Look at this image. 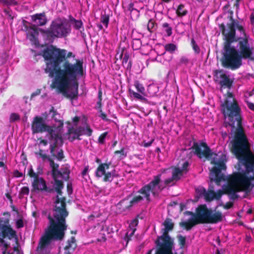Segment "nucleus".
Instances as JSON below:
<instances>
[{
    "mask_svg": "<svg viewBox=\"0 0 254 254\" xmlns=\"http://www.w3.org/2000/svg\"><path fill=\"white\" fill-rule=\"evenodd\" d=\"M221 110L230 124L237 122L238 127L230 144L232 152L238 160L239 172L229 178L228 185H223V191H206L202 187L196 188V196L197 198L203 197L206 201L218 200L224 192L233 194L241 190H249L254 187V154L251 150L250 143L242 127L241 109L237 100L230 95L222 104Z\"/></svg>",
    "mask_w": 254,
    "mask_h": 254,
    "instance_id": "f257e3e1",
    "label": "nucleus"
},
{
    "mask_svg": "<svg viewBox=\"0 0 254 254\" xmlns=\"http://www.w3.org/2000/svg\"><path fill=\"white\" fill-rule=\"evenodd\" d=\"M43 57L46 61L45 72L49 76L54 78L51 86L64 96L73 97L75 93L70 92L72 88H78V80L85 74L83 63L76 60L74 64L66 61L62 65L60 64L65 58L74 57L71 52L53 46L47 48L43 51Z\"/></svg>",
    "mask_w": 254,
    "mask_h": 254,
    "instance_id": "f03ea898",
    "label": "nucleus"
},
{
    "mask_svg": "<svg viewBox=\"0 0 254 254\" xmlns=\"http://www.w3.org/2000/svg\"><path fill=\"white\" fill-rule=\"evenodd\" d=\"M220 27L225 40L222 60L224 67L235 70L242 65L243 59L254 58V48L242 25L231 18L226 26L221 24Z\"/></svg>",
    "mask_w": 254,
    "mask_h": 254,
    "instance_id": "7ed1b4c3",
    "label": "nucleus"
},
{
    "mask_svg": "<svg viewBox=\"0 0 254 254\" xmlns=\"http://www.w3.org/2000/svg\"><path fill=\"white\" fill-rule=\"evenodd\" d=\"M65 199L59 195L55 199L54 219L50 217V225L41 237L37 248L40 254H48L54 246L55 240H62L66 229L65 219L68 215L65 209Z\"/></svg>",
    "mask_w": 254,
    "mask_h": 254,
    "instance_id": "20e7f679",
    "label": "nucleus"
},
{
    "mask_svg": "<svg viewBox=\"0 0 254 254\" xmlns=\"http://www.w3.org/2000/svg\"><path fill=\"white\" fill-rule=\"evenodd\" d=\"M189 163L186 161L180 162L177 167L174 168L172 172V177L166 179L164 181L161 180V174L155 176L153 180L147 185L142 188L133 199L129 201L123 200L121 205L128 209L131 206L141 203L143 201L148 202L150 200V193L154 196L157 195L163 189L167 186H172L174 181L180 180L188 171Z\"/></svg>",
    "mask_w": 254,
    "mask_h": 254,
    "instance_id": "39448f33",
    "label": "nucleus"
},
{
    "mask_svg": "<svg viewBox=\"0 0 254 254\" xmlns=\"http://www.w3.org/2000/svg\"><path fill=\"white\" fill-rule=\"evenodd\" d=\"M192 152L199 158H205L211 160V163L215 166L210 170V179L211 182H214L218 186L220 182L225 180V176L221 173V171L226 169V156L222 153L216 154L211 152L206 143L195 142L192 147Z\"/></svg>",
    "mask_w": 254,
    "mask_h": 254,
    "instance_id": "423d86ee",
    "label": "nucleus"
},
{
    "mask_svg": "<svg viewBox=\"0 0 254 254\" xmlns=\"http://www.w3.org/2000/svg\"><path fill=\"white\" fill-rule=\"evenodd\" d=\"M63 124L59 123L56 126H48L45 124L43 118L36 117L33 121L32 129L34 133L47 132V137L51 142V152H53L54 144L61 142V134L63 133Z\"/></svg>",
    "mask_w": 254,
    "mask_h": 254,
    "instance_id": "0eeeda50",
    "label": "nucleus"
},
{
    "mask_svg": "<svg viewBox=\"0 0 254 254\" xmlns=\"http://www.w3.org/2000/svg\"><path fill=\"white\" fill-rule=\"evenodd\" d=\"M92 132V130L88 125L84 117L76 116L72 119V124L68 123V139L71 141L80 139L79 136L82 135L91 136Z\"/></svg>",
    "mask_w": 254,
    "mask_h": 254,
    "instance_id": "6e6552de",
    "label": "nucleus"
},
{
    "mask_svg": "<svg viewBox=\"0 0 254 254\" xmlns=\"http://www.w3.org/2000/svg\"><path fill=\"white\" fill-rule=\"evenodd\" d=\"M209 210L206 205L198 206L195 213H191L192 216L187 221L180 223V226L184 227L186 230H189L194 225L199 223H207Z\"/></svg>",
    "mask_w": 254,
    "mask_h": 254,
    "instance_id": "1a4fd4ad",
    "label": "nucleus"
},
{
    "mask_svg": "<svg viewBox=\"0 0 254 254\" xmlns=\"http://www.w3.org/2000/svg\"><path fill=\"white\" fill-rule=\"evenodd\" d=\"M7 237L9 240L16 239V232L9 225V220L7 219L0 218V243L3 244V252L2 254H10L6 252L8 245L4 242L3 239ZM13 254H23L19 250L14 249Z\"/></svg>",
    "mask_w": 254,
    "mask_h": 254,
    "instance_id": "9d476101",
    "label": "nucleus"
},
{
    "mask_svg": "<svg viewBox=\"0 0 254 254\" xmlns=\"http://www.w3.org/2000/svg\"><path fill=\"white\" fill-rule=\"evenodd\" d=\"M50 31L55 37H65L71 32L70 25L65 18H58L52 21Z\"/></svg>",
    "mask_w": 254,
    "mask_h": 254,
    "instance_id": "9b49d317",
    "label": "nucleus"
},
{
    "mask_svg": "<svg viewBox=\"0 0 254 254\" xmlns=\"http://www.w3.org/2000/svg\"><path fill=\"white\" fill-rule=\"evenodd\" d=\"M164 226L163 235L159 238L157 246L158 248L157 250H159L162 248H166L170 244L171 246V251L173 253V244L170 237L168 235L169 231L173 229L174 224L171 219L167 218L163 223Z\"/></svg>",
    "mask_w": 254,
    "mask_h": 254,
    "instance_id": "f8f14e48",
    "label": "nucleus"
},
{
    "mask_svg": "<svg viewBox=\"0 0 254 254\" xmlns=\"http://www.w3.org/2000/svg\"><path fill=\"white\" fill-rule=\"evenodd\" d=\"M111 164V162L100 164L96 171V177L98 178L103 177V180L105 182H111L114 178L118 177L119 175L115 169L106 172Z\"/></svg>",
    "mask_w": 254,
    "mask_h": 254,
    "instance_id": "ddd939ff",
    "label": "nucleus"
},
{
    "mask_svg": "<svg viewBox=\"0 0 254 254\" xmlns=\"http://www.w3.org/2000/svg\"><path fill=\"white\" fill-rule=\"evenodd\" d=\"M134 86L135 87L137 92L129 88L128 92L130 96L135 99L139 100L141 101H146L147 100L145 98L147 96L145 89L143 85L138 81L136 80L134 82Z\"/></svg>",
    "mask_w": 254,
    "mask_h": 254,
    "instance_id": "4468645a",
    "label": "nucleus"
},
{
    "mask_svg": "<svg viewBox=\"0 0 254 254\" xmlns=\"http://www.w3.org/2000/svg\"><path fill=\"white\" fill-rule=\"evenodd\" d=\"M32 187L34 190H44L46 192H50L52 190L47 187L45 180L39 177H35L34 179L32 182Z\"/></svg>",
    "mask_w": 254,
    "mask_h": 254,
    "instance_id": "2eb2a0df",
    "label": "nucleus"
},
{
    "mask_svg": "<svg viewBox=\"0 0 254 254\" xmlns=\"http://www.w3.org/2000/svg\"><path fill=\"white\" fill-rule=\"evenodd\" d=\"M217 76L220 79V83L222 87L230 88L232 81L225 72L220 71L217 73Z\"/></svg>",
    "mask_w": 254,
    "mask_h": 254,
    "instance_id": "dca6fc26",
    "label": "nucleus"
},
{
    "mask_svg": "<svg viewBox=\"0 0 254 254\" xmlns=\"http://www.w3.org/2000/svg\"><path fill=\"white\" fill-rule=\"evenodd\" d=\"M209 213L207 223H216L222 221L223 215L221 212L210 210Z\"/></svg>",
    "mask_w": 254,
    "mask_h": 254,
    "instance_id": "f3484780",
    "label": "nucleus"
},
{
    "mask_svg": "<svg viewBox=\"0 0 254 254\" xmlns=\"http://www.w3.org/2000/svg\"><path fill=\"white\" fill-rule=\"evenodd\" d=\"M31 19L37 26H43L47 22V19L45 13L33 15L31 16Z\"/></svg>",
    "mask_w": 254,
    "mask_h": 254,
    "instance_id": "a211bd4d",
    "label": "nucleus"
},
{
    "mask_svg": "<svg viewBox=\"0 0 254 254\" xmlns=\"http://www.w3.org/2000/svg\"><path fill=\"white\" fill-rule=\"evenodd\" d=\"M76 247L75 240L74 237H71L67 242V244L64 247V254H71Z\"/></svg>",
    "mask_w": 254,
    "mask_h": 254,
    "instance_id": "6ab92c4d",
    "label": "nucleus"
},
{
    "mask_svg": "<svg viewBox=\"0 0 254 254\" xmlns=\"http://www.w3.org/2000/svg\"><path fill=\"white\" fill-rule=\"evenodd\" d=\"M127 156V153L126 151L125 148H122L121 150L115 151L112 159L116 160L117 161H120L121 160L125 159Z\"/></svg>",
    "mask_w": 254,
    "mask_h": 254,
    "instance_id": "aec40b11",
    "label": "nucleus"
},
{
    "mask_svg": "<svg viewBox=\"0 0 254 254\" xmlns=\"http://www.w3.org/2000/svg\"><path fill=\"white\" fill-rule=\"evenodd\" d=\"M69 23L76 30L83 29V23L80 20H77L71 16L69 17Z\"/></svg>",
    "mask_w": 254,
    "mask_h": 254,
    "instance_id": "412c9836",
    "label": "nucleus"
},
{
    "mask_svg": "<svg viewBox=\"0 0 254 254\" xmlns=\"http://www.w3.org/2000/svg\"><path fill=\"white\" fill-rule=\"evenodd\" d=\"M62 142H63V139H62V136L61 135V142H58L54 145V146H53V149H54L53 150L54 151L53 152H51V144H50V152H51V153L54 156H56L59 160H61L64 158V156L63 152L62 150H60L58 151L57 154H56L55 153V149H56L57 146L62 144ZM50 144H51V141H50Z\"/></svg>",
    "mask_w": 254,
    "mask_h": 254,
    "instance_id": "4be33fe9",
    "label": "nucleus"
},
{
    "mask_svg": "<svg viewBox=\"0 0 254 254\" xmlns=\"http://www.w3.org/2000/svg\"><path fill=\"white\" fill-rule=\"evenodd\" d=\"M138 224V221L136 219L133 220L131 223L129 224V228L128 231L127 233V235H129V236H131L134 234V232L136 230L135 226Z\"/></svg>",
    "mask_w": 254,
    "mask_h": 254,
    "instance_id": "5701e85b",
    "label": "nucleus"
},
{
    "mask_svg": "<svg viewBox=\"0 0 254 254\" xmlns=\"http://www.w3.org/2000/svg\"><path fill=\"white\" fill-rule=\"evenodd\" d=\"M176 13L179 17L184 16L187 14L188 10L184 4H181L178 6L176 10Z\"/></svg>",
    "mask_w": 254,
    "mask_h": 254,
    "instance_id": "b1692460",
    "label": "nucleus"
},
{
    "mask_svg": "<svg viewBox=\"0 0 254 254\" xmlns=\"http://www.w3.org/2000/svg\"><path fill=\"white\" fill-rule=\"evenodd\" d=\"M54 187L56 190L58 194L60 195L61 192V190L63 187L62 181L57 179H54Z\"/></svg>",
    "mask_w": 254,
    "mask_h": 254,
    "instance_id": "393cba45",
    "label": "nucleus"
},
{
    "mask_svg": "<svg viewBox=\"0 0 254 254\" xmlns=\"http://www.w3.org/2000/svg\"><path fill=\"white\" fill-rule=\"evenodd\" d=\"M101 22L107 28L109 22V16L106 14H102L100 18Z\"/></svg>",
    "mask_w": 254,
    "mask_h": 254,
    "instance_id": "a878e982",
    "label": "nucleus"
},
{
    "mask_svg": "<svg viewBox=\"0 0 254 254\" xmlns=\"http://www.w3.org/2000/svg\"><path fill=\"white\" fill-rule=\"evenodd\" d=\"M38 34V32L35 30H33L31 34L28 33L27 35V38L32 42H34L35 44L37 42V38L36 36Z\"/></svg>",
    "mask_w": 254,
    "mask_h": 254,
    "instance_id": "bb28decb",
    "label": "nucleus"
},
{
    "mask_svg": "<svg viewBox=\"0 0 254 254\" xmlns=\"http://www.w3.org/2000/svg\"><path fill=\"white\" fill-rule=\"evenodd\" d=\"M177 46L175 44L172 43L166 44L165 46L166 51L171 53L175 52L177 50Z\"/></svg>",
    "mask_w": 254,
    "mask_h": 254,
    "instance_id": "cd10ccee",
    "label": "nucleus"
},
{
    "mask_svg": "<svg viewBox=\"0 0 254 254\" xmlns=\"http://www.w3.org/2000/svg\"><path fill=\"white\" fill-rule=\"evenodd\" d=\"M128 9L130 12V14H135L136 17H138L139 15V11L133 7V4L129 5Z\"/></svg>",
    "mask_w": 254,
    "mask_h": 254,
    "instance_id": "c85d7f7f",
    "label": "nucleus"
},
{
    "mask_svg": "<svg viewBox=\"0 0 254 254\" xmlns=\"http://www.w3.org/2000/svg\"><path fill=\"white\" fill-rule=\"evenodd\" d=\"M191 44L192 47L193 51L196 54H198L200 53V48L197 45L196 42H195L193 39H192L191 40Z\"/></svg>",
    "mask_w": 254,
    "mask_h": 254,
    "instance_id": "c756f323",
    "label": "nucleus"
},
{
    "mask_svg": "<svg viewBox=\"0 0 254 254\" xmlns=\"http://www.w3.org/2000/svg\"><path fill=\"white\" fill-rule=\"evenodd\" d=\"M163 27L165 29V31L166 32L168 36H171L172 32V29L169 26V24L167 23H164L162 25Z\"/></svg>",
    "mask_w": 254,
    "mask_h": 254,
    "instance_id": "7c9ffc66",
    "label": "nucleus"
},
{
    "mask_svg": "<svg viewBox=\"0 0 254 254\" xmlns=\"http://www.w3.org/2000/svg\"><path fill=\"white\" fill-rule=\"evenodd\" d=\"M0 1L5 5H15L17 4L15 0H0Z\"/></svg>",
    "mask_w": 254,
    "mask_h": 254,
    "instance_id": "2f4dec72",
    "label": "nucleus"
},
{
    "mask_svg": "<svg viewBox=\"0 0 254 254\" xmlns=\"http://www.w3.org/2000/svg\"><path fill=\"white\" fill-rule=\"evenodd\" d=\"M52 175L54 179H58V178L63 177L62 172L61 171H58V169L53 170L52 171Z\"/></svg>",
    "mask_w": 254,
    "mask_h": 254,
    "instance_id": "473e14b6",
    "label": "nucleus"
},
{
    "mask_svg": "<svg viewBox=\"0 0 254 254\" xmlns=\"http://www.w3.org/2000/svg\"><path fill=\"white\" fill-rule=\"evenodd\" d=\"M155 25V23L154 20L152 19L149 20L147 24V29L148 31L151 32L152 30L154 29Z\"/></svg>",
    "mask_w": 254,
    "mask_h": 254,
    "instance_id": "72a5a7b5",
    "label": "nucleus"
},
{
    "mask_svg": "<svg viewBox=\"0 0 254 254\" xmlns=\"http://www.w3.org/2000/svg\"><path fill=\"white\" fill-rule=\"evenodd\" d=\"M20 119L19 116L16 113H12L10 116V122H13Z\"/></svg>",
    "mask_w": 254,
    "mask_h": 254,
    "instance_id": "f704fd0d",
    "label": "nucleus"
},
{
    "mask_svg": "<svg viewBox=\"0 0 254 254\" xmlns=\"http://www.w3.org/2000/svg\"><path fill=\"white\" fill-rule=\"evenodd\" d=\"M107 134V132H105L99 137L98 141L100 144H103L105 142Z\"/></svg>",
    "mask_w": 254,
    "mask_h": 254,
    "instance_id": "c9c22d12",
    "label": "nucleus"
},
{
    "mask_svg": "<svg viewBox=\"0 0 254 254\" xmlns=\"http://www.w3.org/2000/svg\"><path fill=\"white\" fill-rule=\"evenodd\" d=\"M36 154L38 156L41 157L43 160H45L47 159H49L47 155L46 154L43 153V151L42 150H40L39 152L36 153Z\"/></svg>",
    "mask_w": 254,
    "mask_h": 254,
    "instance_id": "e433bc0d",
    "label": "nucleus"
},
{
    "mask_svg": "<svg viewBox=\"0 0 254 254\" xmlns=\"http://www.w3.org/2000/svg\"><path fill=\"white\" fill-rule=\"evenodd\" d=\"M178 238L179 243L180 244V245L181 246V247H184L185 246V243H186L185 237L180 235L178 237Z\"/></svg>",
    "mask_w": 254,
    "mask_h": 254,
    "instance_id": "4c0bfd02",
    "label": "nucleus"
},
{
    "mask_svg": "<svg viewBox=\"0 0 254 254\" xmlns=\"http://www.w3.org/2000/svg\"><path fill=\"white\" fill-rule=\"evenodd\" d=\"M245 102L247 104V105L249 109L254 112V104L250 102L247 99L245 100Z\"/></svg>",
    "mask_w": 254,
    "mask_h": 254,
    "instance_id": "58836bf2",
    "label": "nucleus"
},
{
    "mask_svg": "<svg viewBox=\"0 0 254 254\" xmlns=\"http://www.w3.org/2000/svg\"><path fill=\"white\" fill-rule=\"evenodd\" d=\"M189 63V60L186 57H182L180 59V64L187 65Z\"/></svg>",
    "mask_w": 254,
    "mask_h": 254,
    "instance_id": "ea45409f",
    "label": "nucleus"
},
{
    "mask_svg": "<svg viewBox=\"0 0 254 254\" xmlns=\"http://www.w3.org/2000/svg\"><path fill=\"white\" fill-rule=\"evenodd\" d=\"M16 227L17 228H20L24 226L23 221L22 219H18L16 222Z\"/></svg>",
    "mask_w": 254,
    "mask_h": 254,
    "instance_id": "a19ab883",
    "label": "nucleus"
},
{
    "mask_svg": "<svg viewBox=\"0 0 254 254\" xmlns=\"http://www.w3.org/2000/svg\"><path fill=\"white\" fill-rule=\"evenodd\" d=\"M49 160H50V166L52 168V171L53 170L58 169V168L59 167V165L57 164H55L53 161L51 160L50 159H49Z\"/></svg>",
    "mask_w": 254,
    "mask_h": 254,
    "instance_id": "79ce46f5",
    "label": "nucleus"
},
{
    "mask_svg": "<svg viewBox=\"0 0 254 254\" xmlns=\"http://www.w3.org/2000/svg\"><path fill=\"white\" fill-rule=\"evenodd\" d=\"M29 192V190L28 187H23L21 190V193L23 195H27Z\"/></svg>",
    "mask_w": 254,
    "mask_h": 254,
    "instance_id": "37998d69",
    "label": "nucleus"
},
{
    "mask_svg": "<svg viewBox=\"0 0 254 254\" xmlns=\"http://www.w3.org/2000/svg\"><path fill=\"white\" fill-rule=\"evenodd\" d=\"M13 176L17 178L21 177L22 176V174L19 172L18 170H15L13 172Z\"/></svg>",
    "mask_w": 254,
    "mask_h": 254,
    "instance_id": "c03bdc74",
    "label": "nucleus"
},
{
    "mask_svg": "<svg viewBox=\"0 0 254 254\" xmlns=\"http://www.w3.org/2000/svg\"><path fill=\"white\" fill-rule=\"evenodd\" d=\"M28 174L30 176V177L34 178V179L35 178V177H38L36 176L35 173L33 171V170L32 169L29 171Z\"/></svg>",
    "mask_w": 254,
    "mask_h": 254,
    "instance_id": "a18cd8bd",
    "label": "nucleus"
},
{
    "mask_svg": "<svg viewBox=\"0 0 254 254\" xmlns=\"http://www.w3.org/2000/svg\"><path fill=\"white\" fill-rule=\"evenodd\" d=\"M88 170H89V167H88V166H87L84 168V170H83V171L82 172V175L83 177L87 175V174L88 172Z\"/></svg>",
    "mask_w": 254,
    "mask_h": 254,
    "instance_id": "49530a36",
    "label": "nucleus"
},
{
    "mask_svg": "<svg viewBox=\"0 0 254 254\" xmlns=\"http://www.w3.org/2000/svg\"><path fill=\"white\" fill-rule=\"evenodd\" d=\"M250 18L251 24L254 25V12L251 13Z\"/></svg>",
    "mask_w": 254,
    "mask_h": 254,
    "instance_id": "de8ad7c7",
    "label": "nucleus"
},
{
    "mask_svg": "<svg viewBox=\"0 0 254 254\" xmlns=\"http://www.w3.org/2000/svg\"><path fill=\"white\" fill-rule=\"evenodd\" d=\"M40 144L46 146L48 144V141L46 140L42 139L40 141Z\"/></svg>",
    "mask_w": 254,
    "mask_h": 254,
    "instance_id": "09e8293b",
    "label": "nucleus"
},
{
    "mask_svg": "<svg viewBox=\"0 0 254 254\" xmlns=\"http://www.w3.org/2000/svg\"><path fill=\"white\" fill-rule=\"evenodd\" d=\"M100 117L103 120H106V115L104 113H101Z\"/></svg>",
    "mask_w": 254,
    "mask_h": 254,
    "instance_id": "8fccbe9b",
    "label": "nucleus"
},
{
    "mask_svg": "<svg viewBox=\"0 0 254 254\" xmlns=\"http://www.w3.org/2000/svg\"><path fill=\"white\" fill-rule=\"evenodd\" d=\"M152 141H153V140H152V141H151V142H150L145 143H144V147H148V146H150L151 145V144H152Z\"/></svg>",
    "mask_w": 254,
    "mask_h": 254,
    "instance_id": "3c124183",
    "label": "nucleus"
},
{
    "mask_svg": "<svg viewBox=\"0 0 254 254\" xmlns=\"http://www.w3.org/2000/svg\"><path fill=\"white\" fill-rule=\"evenodd\" d=\"M0 167H3V168L5 167V165L4 163L2 161H0Z\"/></svg>",
    "mask_w": 254,
    "mask_h": 254,
    "instance_id": "603ef678",
    "label": "nucleus"
},
{
    "mask_svg": "<svg viewBox=\"0 0 254 254\" xmlns=\"http://www.w3.org/2000/svg\"><path fill=\"white\" fill-rule=\"evenodd\" d=\"M97 27H98L99 30H102L103 29V26L101 24H98Z\"/></svg>",
    "mask_w": 254,
    "mask_h": 254,
    "instance_id": "864d4df0",
    "label": "nucleus"
},
{
    "mask_svg": "<svg viewBox=\"0 0 254 254\" xmlns=\"http://www.w3.org/2000/svg\"><path fill=\"white\" fill-rule=\"evenodd\" d=\"M161 55L159 56H157V57H156V60L157 61H160V59L161 58Z\"/></svg>",
    "mask_w": 254,
    "mask_h": 254,
    "instance_id": "5fc2aeb1",
    "label": "nucleus"
},
{
    "mask_svg": "<svg viewBox=\"0 0 254 254\" xmlns=\"http://www.w3.org/2000/svg\"><path fill=\"white\" fill-rule=\"evenodd\" d=\"M153 87H155V86H154V85H149V86H148V89H150V88H153Z\"/></svg>",
    "mask_w": 254,
    "mask_h": 254,
    "instance_id": "6e6d98bb",
    "label": "nucleus"
},
{
    "mask_svg": "<svg viewBox=\"0 0 254 254\" xmlns=\"http://www.w3.org/2000/svg\"><path fill=\"white\" fill-rule=\"evenodd\" d=\"M164 2H168L170 0H162Z\"/></svg>",
    "mask_w": 254,
    "mask_h": 254,
    "instance_id": "4d7b16f0",
    "label": "nucleus"
},
{
    "mask_svg": "<svg viewBox=\"0 0 254 254\" xmlns=\"http://www.w3.org/2000/svg\"><path fill=\"white\" fill-rule=\"evenodd\" d=\"M217 254H220L219 252H218Z\"/></svg>",
    "mask_w": 254,
    "mask_h": 254,
    "instance_id": "13d9d810",
    "label": "nucleus"
}]
</instances>
